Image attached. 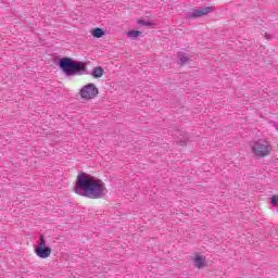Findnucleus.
Returning <instances> with one entry per match:
<instances>
[{"mask_svg": "<svg viewBox=\"0 0 278 278\" xmlns=\"http://www.w3.org/2000/svg\"><path fill=\"white\" fill-rule=\"evenodd\" d=\"M74 192L87 199H103L108 194V188L101 179L94 178L87 173H79L74 186Z\"/></svg>", "mask_w": 278, "mask_h": 278, "instance_id": "1", "label": "nucleus"}, {"mask_svg": "<svg viewBox=\"0 0 278 278\" xmlns=\"http://www.w3.org/2000/svg\"><path fill=\"white\" fill-rule=\"evenodd\" d=\"M59 68L62 70L66 77H73L75 75H84L86 73L87 65L81 61H75L68 56L61 58L58 63Z\"/></svg>", "mask_w": 278, "mask_h": 278, "instance_id": "2", "label": "nucleus"}, {"mask_svg": "<svg viewBox=\"0 0 278 278\" xmlns=\"http://www.w3.org/2000/svg\"><path fill=\"white\" fill-rule=\"evenodd\" d=\"M251 149L256 157H266L273 151V148L266 141L262 140L252 141Z\"/></svg>", "mask_w": 278, "mask_h": 278, "instance_id": "3", "label": "nucleus"}, {"mask_svg": "<svg viewBox=\"0 0 278 278\" xmlns=\"http://www.w3.org/2000/svg\"><path fill=\"white\" fill-rule=\"evenodd\" d=\"M79 94L81 99L90 101V99H94L99 96V88H97V85L89 83L79 90Z\"/></svg>", "mask_w": 278, "mask_h": 278, "instance_id": "4", "label": "nucleus"}, {"mask_svg": "<svg viewBox=\"0 0 278 278\" xmlns=\"http://www.w3.org/2000/svg\"><path fill=\"white\" fill-rule=\"evenodd\" d=\"M35 253L41 260H47L51 255V248L47 247V242L45 241V236L40 235L39 243L35 249Z\"/></svg>", "mask_w": 278, "mask_h": 278, "instance_id": "5", "label": "nucleus"}, {"mask_svg": "<svg viewBox=\"0 0 278 278\" xmlns=\"http://www.w3.org/2000/svg\"><path fill=\"white\" fill-rule=\"evenodd\" d=\"M212 12H214V7L193 9L192 12L187 13V18H201L207 16V14H212Z\"/></svg>", "mask_w": 278, "mask_h": 278, "instance_id": "6", "label": "nucleus"}, {"mask_svg": "<svg viewBox=\"0 0 278 278\" xmlns=\"http://www.w3.org/2000/svg\"><path fill=\"white\" fill-rule=\"evenodd\" d=\"M103 73H105V72L103 71V67L98 66V67H94V68H93L91 75H92V77H94L96 79H99V77H103Z\"/></svg>", "mask_w": 278, "mask_h": 278, "instance_id": "7", "label": "nucleus"}, {"mask_svg": "<svg viewBox=\"0 0 278 278\" xmlns=\"http://www.w3.org/2000/svg\"><path fill=\"white\" fill-rule=\"evenodd\" d=\"M91 35L93 38H103V36H105V30H103V28H94L91 31Z\"/></svg>", "mask_w": 278, "mask_h": 278, "instance_id": "8", "label": "nucleus"}, {"mask_svg": "<svg viewBox=\"0 0 278 278\" xmlns=\"http://www.w3.org/2000/svg\"><path fill=\"white\" fill-rule=\"evenodd\" d=\"M197 268H204L205 267V258L203 256L198 255L194 258Z\"/></svg>", "mask_w": 278, "mask_h": 278, "instance_id": "9", "label": "nucleus"}, {"mask_svg": "<svg viewBox=\"0 0 278 278\" xmlns=\"http://www.w3.org/2000/svg\"><path fill=\"white\" fill-rule=\"evenodd\" d=\"M178 58L181 64H188L190 62V56L186 52H178Z\"/></svg>", "mask_w": 278, "mask_h": 278, "instance_id": "10", "label": "nucleus"}, {"mask_svg": "<svg viewBox=\"0 0 278 278\" xmlns=\"http://www.w3.org/2000/svg\"><path fill=\"white\" fill-rule=\"evenodd\" d=\"M129 38H138V36H140V34H142L139 30H129L128 33Z\"/></svg>", "mask_w": 278, "mask_h": 278, "instance_id": "11", "label": "nucleus"}, {"mask_svg": "<svg viewBox=\"0 0 278 278\" xmlns=\"http://www.w3.org/2000/svg\"><path fill=\"white\" fill-rule=\"evenodd\" d=\"M138 24L143 25L146 27H151V25H153V23H151L149 21H144V20H138Z\"/></svg>", "mask_w": 278, "mask_h": 278, "instance_id": "12", "label": "nucleus"}, {"mask_svg": "<svg viewBox=\"0 0 278 278\" xmlns=\"http://www.w3.org/2000/svg\"><path fill=\"white\" fill-rule=\"evenodd\" d=\"M271 205L278 207V195L271 197Z\"/></svg>", "mask_w": 278, "mask_h": 278, "instance_id": "13", "label": "nucleus"}]
</instances>
